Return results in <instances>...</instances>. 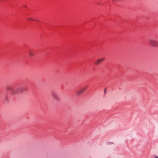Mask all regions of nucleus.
<instances>
[{
	"label": "nucleus",
	"instance_id": "5",
	"mask_svg": "<svg viewBox=\"0 0 158 158\" xmlns=\"http://www.w3.org/2000/svg\"><path fill=\"white\" fill-rule=\"evenodd\" d=\"M52 95L53 97L54 98L56 99L58 98L57 95L54 92L52 93Z\"/></svg>",
	"mask_w": 158,
	"mask_h": 158
},
{
	"label": "nucleus",
	"instance_id": "1",
	"mask_svg": "<svg viewBox=\"0 0 158 158\" xmlns=\"http://www.w3.org/2000/svg\"><path fill=\"white\" fill-rule=\"evenodd\" d=\"M6 89L7 90L10 91L12 94H17L23 91V89L21 88L13 89L12 87L8 86L7 87Z\"/></svg>",
	"mask_w": 158,
	"mask_h": 158
},
{
	"label": "nucleus",
	"instance_id": "7",
	"mask_svg": "<svg viewBox=\"0 0 158 158\" xmlns=\"http://www.w3.org/2000/svg\"><path fill=\"white\" fill-rule=\"evenodd\" d=\"M27 19L30 21H31V20H33V19H32L30 18H28V19Z\"/></svg>",
	"mask_w": 158,
	"mask_h": 158
},
{
	"label": "nucleus",
	"instance_id": "6",
	"mask_svg": "<svg viewBox=\"0 0 158 158\" xmlns=\"http://www.w3.org/2000/svg\"><path fill=\"white\" fill-rule=\"evenodd\" d=\"M84 90V89H81L80 91L77 92V94H80Z\"/></svg>",
	"mask_w": 158,
	"mask_h": 158
},
{
	"label": "nucleus",
	"instance_id": "8",
	"mask_svg": "<svg viewBox=\"0 0 158 158\" xmlns=\"http://www.w3.org/2000/svg\"><path fill=\"white\" fill-rule=\"evenodd\" d=\"M155 158H158V157L155 156Z\"/></svg>",
	"mask_w": 158,
	"mask_h": 158
},
{
	"label": "nucleus",
	"instance_id": "2",
	"mask_svg": "<svg viewBox=\"0 0 158 158\" xmlns=\"http://www.w3.org/2000/svg\"><path fill=\"white\" fill-rule=\"evenodd\" d=\"M149 44L152 46L158 47V42L153 40H149Z\"/></svg>",
	"mask_w": 158,
	"mask_h": 158
},
{
	"label": "nucleus",
	"instance_id": "4",
	"mask_svg": "<svg viewBox=\"0 0 158 158\" xmlns=\"http://www.w3.org/2000/svg\"><path fill=\"white\" fill-rule=\"evenodd\" d=\"M28 54L29 56L31 57L33 56L34 55V52L31 50H30L29 51Z\"/></svg>",
	"mask_w": 158,
	"mask_h": 158
},
{
	"label": "nucleus",
	"instance_id": "3",
	"mask_svg": "<svg viewBox=\"0 0 158 158\" xmlns=\"http://www.w3.org/2000/svg\"><path fill=\"white\" fill-rule=\"evenodd\" d=\"M105 60V58L103 57L101 58L98 59L97 61L95 62V64L97 65L101 63L103 61Z\"/></svg>",
	"mask_w": 158,
	"mask_h": 158
}]
</instances>
